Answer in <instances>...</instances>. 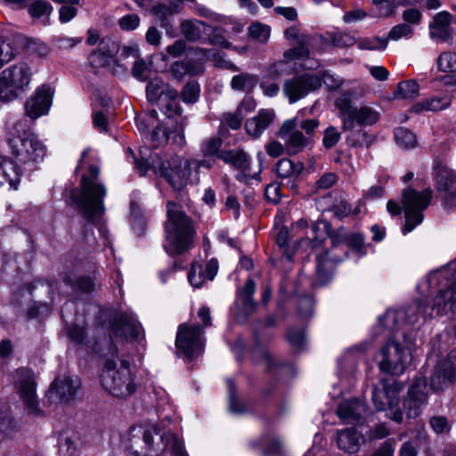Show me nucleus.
Returning <instances> with one entry per match:
<instances>
[{
  "label": "nucleus",
  "instance_id": "obj_1",
  "mask_svg": "<svg viewBox=\"0 0 456 456\" xmlns=\"http://www.w3.org/2000/svg\"><path fill=\"white\" fill-rule=\"evenodd\" d=\"M125 444L137 456H159L168 445L175 456H188L177 435L170 432L160 434L155 425L132 427L126 436Z\"/></svg>",
  "mask_w": 456,
  "mask_h": 456
},
{
  "label": "nucleus",
  "instance_id": "obj_2",
  "mask_svg": "<svg viewBox=\"0 0 456 456\" xmlns=\"http://www.w3.org/2000/svg\"><path fill=\"white\" fill-rule=\"evenodd\" d=\"M167 220L165 224L166 237L163 247L170 256L180 255L192 248L195 230L181 206L167 202Z\"/></svg>",
  "mask_w": 456,
  "mask_h": 456
},
{
  "label": "nucleus",
  "instance_id": "obj_3",
  "mask_svg": "<svg viewBox=\"0 0 456 456\" xmlns=\"http://www.w3.org/2000/svg\"><path fill=\"white\" fill-rule=\"evenodd\" d=\"M424 287L438 289L433 309L436 310V315H448L456 321V262L431 273L419 289L424 290ZM454 336L456 337V324Z\"/></svg>",
  "mask_w": 456,
  "mask_h": 456
},
{
  "label": "nucleus",
  "instance_id": "obj_4",
  "mask_svg": "<svg viewBox=\"0 0 456 456\" xmlns=\"http://www.w3.org/2000/svg\"><path fill=\"white\" fill-rule=\"evenodd\" d=\"M8 145L16 160L24 165L42 161L46 154L45 145L29 129L27 121L18 120L9 132Z\"/></svg>",
  "mask_w": 456,
  "mask_h": 456
},
{
  "label": "nucleus",
  "instance_id": "obj_5",
  "mask_svg": "<svg viewBox=\"0 0 456 456\" xmlns=\"http://www.w3.org/2000/svg\"><path fill=\"white\" fill-rule=\"evenodd\" d=\"M90 177L83 175L79 195L73 194V201L82 215L90 222H95L104 213L103 200L107 194L106 187L97 181L100 168L92 165L89 167Z\"/></svg>",
  "mask_w": 456,
  "mask_h": 456
},
{
  "label": "nucleus",
  "instance_id": "obj_6",
  "mask_svg": "<svg viewBox=\"0 0 456 456\" xmlns=\"http://www.w3.org/2000/svg\"><path fill=\"white\" fill-rule=\"evenodd\" d=\"M318 126L319 121L315 118L301 119L295 117L285 120L277 134L285 142L286 153L295 155L303 151L310 144Z\"/></svg>",
  "mask_w": 456,
  "mask_h": 456
},
{
  "label": "nucleus",
  "instance_id": "obj_7",
  "mask_svg": "<svg viewBox=\"0 0 456 456\" xmlns=\"http://www.w3.org/2000/svg\"><path fill=\"white\" fill-rule=\"evenodd\" d=\"M102 387L113 396L125 398L136 389L134 374L127 361L122 360L119 367L111 360H107L101 376Z\"/></svg>",
  "mask_w": 456,
  "mask_h": 456
},
{
  "label": "nucleus",
  "instance_id": "obj_8",
  "mask_svg": "<svg viewBox=\"0 0 456 456\" xmlns=\"http://www.w3.org/2000/svg\"><path fill=\"white\" fill-rule=\"evenodd\" d=\"M160 110L171 121L167 129L157 126L151 134L152 141H156L154 146L164 144L167 142L170 135L174 134L173 142L179 147L185 144L184 127L186 126V118L182 115V108L177 102V98L166 99L158 104Z\"/></svg>",
  "mask_w": 456,
  "mask_h": 456
},
{
  "label": "nucleus",
  "instance_id": "obj_9",
  "mask_svg": "<svg viewBox=\"0 0 456 456\" xmlns=\"http://www.w3.org/2000/svg\"><path fill=\"white\" fill-rule=\"evenodd\" d=\"M403 388L402 382L394 379H382L372 389V402L377 411L388 410V418L397 423H401L403 419L402 411L397 407Z\"/></svg>",
  "mask_w": 456,
  "mask_h": 456
},
{
  "label": "nucleus",
  "instance_id": "obj_10",
  "mask_svg": "<svg viewBox=\"0 0 456 456\" xmlns=\"http://www.w3.org/2000/svg\"><path fill=\"white\" fill-rule=\"evenodd\" d=\"M31 77V69L25 62L4 69L0 73V101L8 102L17 98L28 86Z\"/></svg>",
  "mask_w": 456,
  "mask_h": 456
},
{
  "label": "nucleus",
  "instance_id": "obj_11",
  "mask_svg": "<svg viewBox=\"0 0 456 456\" xmlns=\"http://www.w3.org/2000/svg\"><path fill=\"white\" fill-rule=\"evenodd\" d=\"M432 198V191L429 189L417 191L408 188L403 191V208L405 223L402 229L403 235L411 232L423 221V211L428 208Z\"/></svg>",
  "mask_w": 456,
  "mask_h": 456
},
{
  "label": "nucleus",
  "instance_id": "obj_12",
  "mask_svg": "<svg viewBox=\"0 0 456 456\" xmlns=\"http://www.w3.org/2000/svg\"><path fill=\"white\" fill-rule=\"evenodd\" d=\"M343 122V129L352 130L355 125L372 126L379 118V112L370 106L356 108L352 104L349 94H342L335 102Z\"/></svg>",
  "mask_w": 456,
  "mask_h": 456
},
{
  "label": "nucleus",
  "instance_id": "obj_13",
  "mask_svg": "<svg viewBox=\"0 0 456 456\" xmlns=\"http://www.w3.org/2000/svg\"><path fill=\"white\" fill-rule=\"evenodd\" d=\"M14 389L24 405L28 414L39 417L43 415L37 395V383L31 370L20 368L12 374Z\"/></svg>",
  "mask_w": 456,
  "mask_h": 456
},
{
  "label": "nucleus",
  "instance_id": "obj_14",
  "mask_svg": "<svg viewBox=\"0 0 456 456\" xmlns=\"http://www.w3.org/2000/svg\"><path fill=\"white\" fill-rule=\"evenodd\" d=\"M192 164V159L174 156L167 162H159V166H153V172L165 178L175 190L181 191L188 184Z\"/></svg>",
  "mask_w": 456,
  "mask_h": 456
},
{
  "label": "nucleus",
  "instance_id": "obj_15",
  "mask_svg": "<svg viewBox=\"0 0 456 456\" xmlns=\"http://www.w3.org/2000/svg\"><path fill=\"white\" fill-rule=\"evenodd\" d=\"M431 309L421 302H415L406 308L397 310H388L383 317L379 319L380 326L388 328H397L404 323L414 325L420 322H425L428 318L433 316V312L436 310Z\"/></svg>",
  "mask_w": 456,
  "mask_h": 456
},
{
  "label": "nucleus",
  "instance_id": "obj_16",
  "mask_svg": "<svg viewBox=\"0 0 456 456\" xmlns=\"http://www.w3.org/2000/svg\"><path fill=\"white\" fill-rule=\"evenodd\" d=\"M379 370L390 375H401L410 364L411 356L407 349L399 343L388 340L377 356Z\"/></svg>",
  "mask_w": 456,
  "mask_h": 456
},
{
  "label": "nucleus",
  "instance_id": "obj_17",
  "mask_svg": "<svg viewBox=\"0 0 456 456\" xmlns=\"http://www.w3.org/2000/svg\"><path fill=\"white\" fill-rule=\"evenodd\" d=\"M204 330L200 325L183 323L179 325L175 346L187 358L192 360L198 357L204 350Z\"/></svg>",
  "mask_w": 456,
  "mask_h": 456
},
{
  "label": "nucleus",
  "instance_id": "obj_18",
  "mask_svg": "<svg viewBox=\"0 0 456 456\" xmlns=\"http://www.w3.org/2000/svg\"><path fill=\"white\" fill-rule=\"evenodd\" d=\"M322 79L314 74L305 73L286 79L283 84V94L289 103H295L308 94L318 90Z\"/></svg>",
  "mask_w": 456,
  "mask_h": 456
},
{
  "label": "nucleus",
  "instance_id": "obj_19",
  "mask_svg": "<svg viewBox=\"0 0 456 456\" xmlns=\"http://www.w3.org/2000/svg\"><path fill=\"white\" fill-rule=\"evenodd\" d=\"M428 400L427 380L423 377H418L409 387L407 397L403 401V407L407 417L415 419L419 416L428 404Z\"/></svg>",
  "mask_w": 456,
  "mask_h": 456
},
{
  "label": "nucleus",
  "instance_id": "obj_20",
  "mask_svg": "<svg viewBox=\"0 0 456 456\" xmlns=\"http://www.w3.org/2000/svg\"><path fill=\"white\" fill-rule=\"evenodd\" d=\"M143 330L141 323L134 314L120 313L113 320L111 336L125 340H138Z\"/></svg>",
  "mask_w": 456,
  "mask_h": 456
},
{
  "label": "nucleus",
  "instance_id": "obj_21",
  "mask_svg": "<svg viewBox=\"0 0 456 456\" xmlns=\"http://www.w3.org/2000/svg\"><path fill=\"white\" fill-rule=\"evenodd\" d=\"M218 158L224 160L225 163L234 167L240 170L236 175V179L245 183H249L252 180L260 179L261 168L253 174L249 171V158L248 155L240 150L222 151L218 155Z\"/></svg>",
  "mask_w": 456,
  "mask_h": 456
},
{
  "label": "nucleus",
  "instance_id": "obj_22",
  "mask_svg": "<svg viewBox=\"0 0 456 456\" xmlns=\"http://www.w3.org/2000/svg\"><path fill=\"white\" fill-rule=\"evenodd\" d=\"M53 92L46 85L39 86L25 102V112L28 117L37 119L48 113L52 104Z\"/></svg>",
  "mask_w": 456,
  "mask_h": 456
},
{
  "label": "nucleus",
  "instance_id": "obj_23",
  "mask_svg": "<svg viewBox=\"0 0 456 456\" xmlns=\"http://www.w3.org/2000/svg\"><path fill=\"white\" fill-rule=\"evenodd\" d=\"M456 381V359L448 357L439 362L430 379L434 391H442Z\"/></svg>",
  "mask_w": 456,
  "mask_h": 456
},
{
  "label": "nucleus",
  "instance_id": "obj_24",
  "mask_svg": "<svg viewBox=\"0 0 456 456\" xmlns=\"http://www.w3.org/2000/svg\"><path fill=\"white\" fill-rule=\"evenodd\" d=\"M119 50L118 44L110 39L103 38L98 48L89 54L88 60L92 66L102 68L110 66Z\"/></svg>",
  "mask_w": 456,
  "mask_h": 456
},
{
  "label": "nucleus",
  "instance_id": "obj_25",
  "mask_svg": "<svg viewBox=\"0 0 456 456\" xmlns=\"http://www.w3.org/2000/svg\"><path fill=\"white\" fill-rule=\"evenodd\" d=\"M218 262L211 258L205 264L195 263L188 273V280L194 288H200L207 281H212L218 272Z\"/></svg>",
  "mask_w": 456,
  "mask_h": 456
},
{
  "label": "nucleus",
  "instance_id": "obj_26",
  "mask_svg": "<svg viewBox=\"0 0 456 456\" xmlns=\"http://www.w3.org/2000/svg\"><path fill=\"white\" fill-rule=\"evenodd\" d=\"M452 15L447 11L436 13L429 24L430 37L440 43L447 42L452 38Z\"/></svg>",
  "mask_w": 456,
  "mask_h": 456
},
{
  "label": "nucleus",
  "instance_id": "obj_27",
  "mask_svg": "<svg viewBox=\"0 0 456 456\" xmlns=\"http://www.w3.org/2000/svg\"><path fill=\"white\" fill-rule=\"evenodd\" d=\"M79 379L77 377H58L52 383L48 394L51 398L55 395L61 402H68L79 388Z\"/></svg>",
  "mask_w": 456,
  "mask_h": 456
},
{
  "label": "nucleus",
  "instance_id": "obj_28",
  "mask_svg": "<svg viewBox=\"0 0 456 456\" xmlns=\"http://www.w3.org/2000/svg\"><path fill=\"white\" fill-rule=\"evenodd\" d=\"M274 118L275 111L273 110L262 109L257 115L246 121L245 129L250 136L258 138L273 122Z\"/></svg>",
  "mask_w": 456,
  "mask_h": 456
},
{
  "label": "nucleus",
  "instance_id": "obj_29",
  "mask_svg": "<svg viewBox=\"0 0 456 456\" xmlns=\"http://www.w3.org/2000/svg\"><path fill=\"white\" fill-rule=\"evenodd\" d=\"M288 40L292 44L298 45V47L291 48L284 53V57L287 59H299L308 56L309 51L306 45L309 44L310 37L306 35L299 33V29L293 26L287 28L284 32Z\"/></svg>",
  "mask_w": 456,
  "mask_h": 456
},
{
  "label": "nucleus",
  "instance_id": "obj_30",
  "mask_svg": "<svg viewBox=\"0 0 456 456\" xmlns=\"http://www.w3.org/2000/svg\"><path fill=\"white\" fill-rule=\"evenodd\" d=\"M146 96L148 101L159 104L166 99L178 98V92L160 78L155 77L146 86Z\"/></svg>",
  "mask_w": 456,
  "mask_h": 456
},
{
  "label": "nucleus",
  "instance_id": "obj_31",
  "mask_svg": "<svg viewBox=\"0 0 456 456\" xmlns=\"http://www.w3.org/2000/svg\"><path fill=\"white\" fill-rule=\"evenodd\" d=\"M364 411L365 405L358 399L354 398L340 403L337 409V414L343 422L354 423L359 420Z\"/></svg>",
  "mask_w": 456,
  "mask_h": 456
},
{
  "label": "nucleus",
  "instance_id": "obj_32",
  "mask_svg": "<svg viewBox=\"0 0 456 456\" xmlns=\"http://www.w3.org/2000/svg\"><path fill=\"white\" fill-rule=\"evenodd\" d=\"M24 37L21 36H12L4 38L0 37V65L3 67L5 63L12 61L18 51L21 48Z\"/></svg>",
  "mask_w": 456,
  "mask_h": 456
},
{
  "label": "nucleus",
  "instance_id": "obj_33",
  "mask_svg": "<svg viewBox=\"0 0 456 456\" xmlns=\"http://www.w3.org/2000/svg\"><path fill=\"white\" fill-rule=\"evenodd\" d=\"M362 436L354 428H346L338 433L337 444L346 452H357L361 446Z\"/></svg>",
  "mask_w": 456,
  "mask_h": 456
},
{
  "label": "nucleus",
  "instance_id": "obj_34",
  "mask_svg": "<svg viewBox=\"0 0 456 456\" xmlns=\"http://www.w3.org/2000/svg\"><path fill=\"white\" fill-rule=\"evenodd\" d=\"M304 168L302 162H294L288 158L280 159L274 167L275 173L280 178L292 181L299 177Z\"/></svg>",
  "mask_w": 456,
  "mask_h": 456
},
{
  "label": "nucleus",
  "instance_id": "obj_35",
  "mask_svg": "<svg viewBox=\"0 0 456 456\" xmlns=\"http://www.w3.org/2000/svg\"><path fill=\"white\" fill-rule=\"evenodd\" d=\"M0 173L8 182L11 188L14 190L18 188L22 171L16 163L4 156H0Z\"/></svg>",
  "mask_w": 456,
  "mask_h": 456
},
{
  "label": "nucleus",
  "instance_id": "obj_36",
  "mask_svg": "<svg viewBox=\"0 0 456 456\" xmlns=\"http://www.w3.org/2000/svg\"><path fill=\"white\" fill-rule=\"evenodd\" d=\"M208 25L198 20H183L180 26L181 33L189 41H198L207 32Z\"/></svg>",
  "mask_w": 456,
  "mask_h": 456
},
{
  "label": "nucleus",
  "instance_id": "obj_37",
  "mask_svg": "<svg viewBox=\"0 0 456 456\" xmlns=\"http://www.w3.org/2000/svg\"><path fill=\"white\" fill-rule=\"evenodd\" d=\"M435 180L437 191L452 194L450 191L456 183V175L453 170L446 167L438 169Z\"/></svg>",
  "mask_w": 456,
  "mask_h": 456
},
{
  "label": "nucleus",
  "instance_id": "obj_38",
  "mask_svg": "<svg viewBox=\"0 0 456 456\" xmlns=\"http://www.w3.org/2000/svg\"><path fill=\"white\" fill-rule=\"evenodd\" d=\"M448 105L449 99L447 97H433L414 104L411 107V111L416 113L425 110L437 111L446 108Z\"/></svg>",
  "mask_w": 456,
  "mask_h": 456
},
{
  "label": "nucleus",
  "instance_id": "obj_39",
  "mask_svg": "<svg viewBox=\"0 0 456 456\" xmlns=\"http://www.w3.org/2000/svg\"><path fill=\"white\" fill-rule=\"evenodd\" d=\"M182 6L179 4H158L152 7L153 14L160 20V25L163 28L167 27V19L175 13L180 12Z\"/></svg>",
  "mask_w": 456,
  "mask_h": 456
},
{
  "label": "nucleus",
  "instance_id": "obj_40",
  "mask_svg": "<svg viewBox=\"0 0 456 456\" xmlns=\"http://www.w3.org/2000/svg\"><path fill=\"white\" fill-rule=\"evenodd\" d=\"M257 79L254 75L241 73L234 76L231 81V87L237 91L251 90L256 84Z\"/></svg>",
  "mask_w": 456,
  "mask_h": 456
},
{
  "label": "nucleus",
  "instance_id": "obj_41",
  "mask_svg": "<svg viewBox=\"0 0 456 456\" xmlns=\"http://www.w3.org/2000/svg\"><path fill=\"white\" fill-rule=\"evenodd\" d=\"M396 143L404 149L414 148L417 144L415 134L404 127H397L394 132Z\"/></svg>",
  "mask_w": 456,
  "mask_h": 456
},
{
  "label": "nucleus",
  "instance_id": "obj_42",
  "mask_svg": "<svg viewBox=\"0 0 456 456\" xmlns=\"http://www.w3.org/2000/svg\"><path fill=\"white\" fill-rule=\"evenodd\" d=\"M248 33L254 40L265 44L270 38L271 28L265 24L255 22L248 27Z\"/></svg>",
  "mask_w": 456,
  "mask_h": 456
},
{
  "label": "nucleus",
  "instance_id": "obj_43",
  "mask_svg": "<svg viewBox=\"0 0 456 456\" xmlns=\"http://www.w3.org/2000/svg\"><path fill=\"white\" fill-rule=\"evenodd\" d=\"M419 85L414 80H407L400 82L395 93L397 98L412 99L419 94Z\"/></svg>",
  "mask_w": 456,
  "mask_h": 456
},
{
  "label": "nucleus",
  "instance_id": "obj_44",
  "mask_svg": "<svg viewBox=\"0 0 456 456\" xmlns=\"http://www.w3.org/2000/svg\"><path fill=\"white\" fill-rule=\"evenodd\" d=\"M21 47L30 54H36L39 57H46L50 53V47L44 42L37 39H28L24 37Z\"/></svg>",
  "mask_w": 456,
  "mask_h": 456
},
{
  "label": "nucleus",
  "instance_id": "obj_45",
  "mask_svg": "<svg viewBox=\"0 0 456 456\" xmlns=\"http://www.w3.org/2000/svg\"><path fill=\"white\" fill-rule=\"evenodd\" d=\"M387 46V39L379 37H367L358 42V47L362 50L383 51Z\"/></svg>",
  "mask_w": 456,
  "mask_h": 456
},
{
  "label": "nucleus",
  "instance_id": "obj_46",
  "mask_svg": "<svg viewBox=\"0 0 456 456\" xmlns=\"http://www.w3.org/2000/svg\"><path fill=\"white\" fill-rule=\"evenodd\" d=\"M261 446L264 447L265 456L278 455L281 452L282 444L280 439L275 436H265L261 438Z\"/></svg>",
  "mask_w": 456,
  "mask_h": 456
},
{
  "label": "nucleus",
  "instance_id": "obj_47",
  "mask_svg": "<svg viewBox=\"0 0 456 456\" xmlns=\"http://www.w3.org/2000/svg\"><path fill=\"white\" fill-rule=\"evenodd\" d=\"M413 30L411 27L407 23H401L395 27H393L386 39L393 40V41H398L402 38L409 39L412 37Z\"/></svg>",
  "mask_w": 456,
  "mask_h": 456
},
{
  "label": "nucleus",
  "instance_id": "obj_48",
  "mask_svg": "<svg viewBox=\"0 0 456 456\" xmlns=\"http://www.w3.org/2000/svg\"><path fill=\"white\" fill-rule=\"evenodd\" d=\"M438 69L442 72H454L456 70V54L445 52L439 55L437 59Z\"/></svg>",
  "mask_w": 456,
  "mask_h": 456
},
{
  "label": "nucleus",
  "instance_id": "obj_49",
  "mask_svg": "<svg viewBox=\"0 0 456 456\" xmlns=\"http://www.w3.org/2000/svg\"><path fill=\"white\" fill-rule=\"evenodd\" d=\"M65 282L69 284L73 289L82 291V292H91L95 289L99 283L95 281H93L89 277H80L75 282H73L70 279L66 278Z\"/></svg>",
  "mask_w": 456,
  "mask_h": 456
},
{
  "label": "nucleus",
  "instance_id": "obj_50",
  "mask_svg": "<svg viewBox=\"0 0 456 456\" xmlns=\"http://www.w3.org/2000/svg\"><path fill=\"white\" fill-rule=\"evenodd\" d=\"M59 452L63 456H73L77 452V442L75 436L62 435L59 438Z\"/></svg>",
  "mask_w": 456,
  "mask_h": 456
},
{
  "label": "nucleus",
  "instance_id": "obj_51",
  "mask_svg": "<svg viewBox=\"0 0 456 456\" xmlns=\"http://www.w3.org/2000/svg\"><path fill=\"white\" fill-rule=\"evenodd\" d=\"M200 86L196 82H188L182 90V99L185 103H194L200 96Z\"/></svg>",
  "mask_w": 456,
  "mask_h": 456
},
{
  "label": "nucleus",
  "instance_id": "obj_52",
  "mask_svg": "<svg viewBox=\"0 0 456 456\" xmlns=\"http://www.w3.org/2000/svg\"><path fill=\"white\" fill-rule=\"evenodd\" d=\"M52 12V6L50 4L45 1L37 0L34 1L28 6V13L32 18H41L45 15L50 14Z\"/></svg>",
  "mask_w": 456,
  "mask_h": 456
},
{
  "label": "nucleus",
  "instance_id": "obj_53",
  "mask_svg": "<svg viewBox=\"0 0 456 456\" xmlns=\"http://www.w3.org/2000/svg\"><path fill=\"white\" fill-rule=\"evenodd\" d=\"M349 143L355 147H366L369 148L372 142L373 138L365 131H359L357 134H352L347 138Z\"/></svg>",
  "mask_w": 456,
  "mask_h": 456
},
{
  "label": "nucleus",
  "instance_id": "obj_54",
  "mask_svg": "<svg viewBox=\"0 0 456 456\" xmlns=\"http://www.w3.org/2000/svg\"><path fill=\"white\" fill-rule=\"evenodd\" d=\"M229 390V409L232 413L241 414L246 411L242 403L235 397V387L232 380L227 381Z\"/></svg>",
  "mask_w": 456,
  "mask_h": 456
},
{
  "label": "nucleus",
  "instance_id": "obj_55",
  "mask_svg": "<svg viewBox=\"0 0 456 456\" xmlns=\"http://www.w3.org/2000/svg\"><path fill=\"white\" fill-rule=\"evenodd\" d=\"M170 72L175 79H182L186 74H192L191 64L189 61H175L170 68Z\"/></svg>",
  "mask_w": 456,
  "mask_h": 456
},
{
  "label": "nucleus",
  "instance_id": "obj_56",
  "mask_svg": "<svg viewBox=\"0 0 456 456\" xmlns=\"http://www.w3.org/2000/svg\"><path fill=\"white\" fill-rule=\"evenodd\" d=\"M222 123L228 126L230 128L236 130L238 129L243 120V114L239 110H235L234 112L224 113L222 116Z\"/></svg>",
  "mask_w": 456,
  "mask_h": 456
},
{
  "label": "nucleus",
  "instance_id": "obj_57",
  "mask_svg": "<svg viewBox=\"0 0 456 456\" xmlns=\"http://www.w3.org/2000/svg\"><path fill=\"white\" fill-rule=\"evenodd\" d=\"M132 75L140 81H145L150 76V69L142 59L135 61L132 68Z\"/></svg>",
  "mask_w": 456,
  "mask_h": 456
},
{
  "label": "nucleus",
  "instance_id": "obj_58",
  "mask_svg": "<svg viewBox=\"0 0 456 456\" xmlns=\"http://www.w3.org/2000/svg\"><path fill=\"white\" fill-rule=\"evenodd\" d=\"M141 20L137 14H126L118 20V25L122 30L131 31L136 29L140 25Z\"/></svg>",
  "mask_w": 456,
  "mask_h": 456
},
{
  "label": "nucleus",
  "instance_id": "obj_59",
  "mask_svg": "<svg viewBox=\"0 0 456 456\" xmlns=\"http://www.w3.org/2000/svg\"><path fill=\"white\" fill-rule=\"evenodd\" d=\"M355 43V37L349 33L336 32L332 36V44L338 47H347L354 45Z\"/></svg>",
  "mask_w": 456,
  "mask_h": 456
},
{
  "label": "nucleus",
  "instance_id": "obj_60",
  "mask_svg": "<svg viewBox=\"0 0 456 456\" xmlns=\"http://www.w3.org/2000/svg\"><path fill=\"white\" fill-rule=\"evenodd\" d=\"M222 145V141L219 138H209L205 141L202 146V152L206 157H212L215 155H219V149Z\"/></svg>",
  "mask_w": 456,
  "mask_h": 456
},
{
  "label": "nucleus",
  "instance_id": "obj_61",
  "mask_svg": "<svg viewBox=\"0 0 456 456\" xmlns=\"http://www.w3.org/2000/svg\"><path fill=\"white\" fill-rule=\"evenodd\" d=\"M395 447V439H387L373 452L371 456H394Z\"/></svg>",
  "mask_w": 456,
  "mask_h": 456
},
{
  "label": "nucleus",
  "instance_id": "obj_62",
  "mask_svg": "<svg viewBox=\"0 0 456 456\" xmlns=\"http://www.w3.org/2000/svg\"><path fill=\"white\" fill-rule=\"evenodd\" d=\"M340 139V133L334 126H329L325 129L322 143L327 149H330L336 145Z\"/></svg>",
  "mask_w": 456,
  "mask_h": 456
},
{
  "label": "nucleus",
  "instance_id": "obj_63",
  "mask_svg": "<svg viewBox=\"0 0 456 456\" xmlns=\"http://www.w3.org/2000/svg\"><path fill=\"white\" fill-rule=\"evenodd\" d=\"M429 424L434 432L441 434L448 432L451 428L448 419L444 416H433L429 419Z\"/></svg>",
  "mask_w": 456,
  "mask_h": 456
},
{
  "label": "nucleus",
  "instance_id": "obj_64",
  "mask_svg": "<svg viewBox=\"0 0 456 456\" xmlns=\"http://www.w3.org/2000/svg\"><path fill=\"white\" fill-rule=\"evenodd\" d=\"M372 3L379 9L380 16L392 15L396 7L395 0H372Z\"/></svg>",
  "mask_w": 456,
  "mask_h": 456
}]
</instances>
